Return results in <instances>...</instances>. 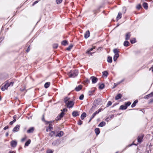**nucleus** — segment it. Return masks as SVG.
Wrapping results in <instances>:
<instances>
[{
    "label": "nucleus",
    "mask_w": 153,
    "mask_h": 153,
    "mask_svg": "<svg viewBox=\"0 0 153 153\" xmlns=\"http://www.w3.org/2000/svg\"><path fill=\"white\" fill-rule=\"evenodd\" d=\"M107 62L110 63H111L112 62V59L111 57L109 56L108 57Z\"/></svg>",
    "instance_id": "24"
},
{
    "label": "nucleus",
    "mask_w": 153,
    "mask_h": 153,
    "mask_svg": "<svg viewBox=\"0 0 153 153\" xmlns=\"http://www.w3.org/2000/svg\"><path fill=\"white\" fill-rule=\"evenodd\" d=\"M111 120V118H110V117H107V118H106L105 120L107 122H108V121L109 120Z\"/></svg>",
    "instance_id": "57"
},
{
    "label": "nucleus",
    "mask_w": 153,
    "mask_h": 153,
    "mask_svg": "<svg viewBox=\"0 0 153 153\" xmlns=\"http://www.w3.org/2000/svg\"><path fill=\"white\" fill-rule=\"evenodd\" d=\"M96 115H95V114H94V113L92 115V116L91 117V118H93Z\"/></svg>",
    "instance_id": "61"
},
{
    "label": "nucleus",
    "mask_w": 153,
    "mask_h": 153,
    "mask_svg": "<svg viewBox=\"0 0 153 153\" xmlns=\"http://www.w3.org/2000/svg\"><path fill=\"white\" fill-rule=\"evenodd\" d=\"M78 73V71L76 70L71 71L69 74V76L70 77L74 78L77 76Z\"/></svg>",
    "instance_id": "1"
},
{
    "label": "nucleus",
    "mask_w": 153,
    "mask_h": 153,
    "mask_svg": "<svg viewBox=\"0 0 153 153\" xmlns=\"http://www.w3.org/2000/svg\"><path fill=\"white\" fill-rule=\"evenodd\" d=\"M63 132L62 131H61L59 133L56 135L55 136L56 137H60L63 135Z\"/></svg>",
    "instance_id": "12"
},
{
    "label": "nucleus",
    "mask_w": 153,
    "mask_h": 153,
    "mask_svg": "<svg viewBox=\"0 0 153 153\" xmlns=\"http://www.w3.org/2000/svg\"><path fill=\"white\" fill-rule=\"evenodd\" d=\"M69 98L68 97H66L64 99V101L65 104L67 102L69 101Z\"/></svg>",
    "instance_id": "43"
},
{
    "label": "nucleus",
    "mask_w": 153,
    "mask_h": 153,
    "mask_svg": "<svg viewBox=\"0 0 153 153\" xmlns=\"http://www.w3.org/2000/svg\"><path fill=\"white\" fill-rule=\"evenodd\" d=\"M91 79L92 80V83L94 84L96 83L98 80V79L94 76H92L91 77Z\"/></svg>",
    "instance_id": "7"
},
{
    "label": "nucleus",
    "mask_w": 153,
    "mask_h": 153,
    "mask_svg": "<svg viewBox=\"0 0 153 153\" xmlns=\"http://www.w3.org/2000/svg\"><path fill=\"white\" fill-rule=\"evenodd\" d=\"M129 43L128 41H126L124 42L123 45L124 46L127 47L129 45Z\"/></svg>",
    "instance_id": "35"
},
{
    "label": "nucleus",
    "mask_w": 153,
    "mask_h": 153,
    "mask_svg": "<svg viewBox=\"0 0 153 153\" xmlns=\"http://www.w3.org/2000/svg\"><path fill=\"white\" fill-rule=\"evenodd\" d=\"M138 102V101L137 100H135L134 102L133 103V104L131 105V107L132 108L134 107L136 105V104Z\"/></svg>",
    "instance_id": "30"
},
{
    "label": "nucleus",
    "mask_w": 153,
    "mask_h": 153,
    "mask_svg": "<svg viewBox=\"0 0 153 153\" xmlns=\"http://www.w3.org/2000/svg\"><path fill=\"white\" fill-rule=\"evenodd\" d=\"M42 120L43 121L45 122V123H46V122L47 121L45 120V119L44 118V115H43V117L42 118Z\"/></svg>",
    "instance_id": "56"
},
{
    "label": "nucleus",
    "mask_w": 153,
    "mask_h": 153,
    "mask_svg": "<svg viewBox=\"0 0 153 153\" xmlns=\"http://www.w3.org/2000/svg\"><path fill=\"white\" fill-rule=\"evenodd\" d=\"M103 110L102 109L100 108L97 111H96L94 113V114H95V115H96L97 114H98L101 111H102Z\"/></svg>",
    "instance_id": "38"
},
{
    "label": "nucleus",
    "mask_w": 153,
    "mask_h": 153,
    "mask_svg": "<svg viewBox=\"0 0 153 153\" xmlns=\"http://www.w3.org/2000/svg\"><path fill=\"white\" fill-rule=\"evenodd\" d=\"M74 104V102L71 101H70L65 104L67 107L68 108H72Z\"/></svg>",
    "instance_id": "3"
},
{
    "label": "nucleus",
    "mask_w": 153,
    "mask_h": 153,
    "mask_svg": "<svg viewBox=\"0 0 153 153\" xmlns=\"http://www.w3.org/2000/svg\"><path fill=\"white\" fill-rule=\"evenodd\" d=\"M94 48H95V47L88 49V50L86 51V53H89V52H91V51H93V49H94Z\"/></svg>",
    "instance_id": "40"
},
{
    "label": "nucleus",
    "mask_w": 153,
    "mask_h": 153,
    "mask_svg": "<svg viewBox=\"0 0 153 153\" xmlns=\"http://www.w3.org/2000/svg\"><path fill=\"white\" fill-rule=\"evenodd\" d=\"M62 44L64 46H66L68 44V42L66 40L63 41L61 42Z\"/></svg>",
    "instance_id": "22"
},
{
    "label": "nucleus",
    "mask_w": 153,
    "mask_h": 153,
    "mask_svg": "<svg viewBox=\"0 0 153 153\" xmlns=\"http://www.w3.org/2000/svg\"><path fill=\"white\" fill-rule=\"evenodd\" d=\"M55 134V132L54 131H51V133L50 134V135L51 137H53Z\"/></svg>",
    "instance_id": "41"
},
{
    "label": "nucleus",
    "mask_w": 153,
    "mask_h": 153,
    "mask_svg": "<svg viewBox=\"0 0 153 153\" xmlns=\"http://www.w3.org/2000/svg\"><path fill=\"white\" fill-rule=\"evenodd\" d=\"M95 91V89L93 88L92 89L89 91L88 93L89 95H91L92 94L94 93Z\"/></svg>",
    "instance_id": "29"
},
{
    "label": "nucleus",
    "mask_w": 153,
    "mask_h": 153,
    "mask_svg": "<svg viewBox=\"0 0 153 153\" xmlns=\"http://www.w3.org/2000/svg\"><path fill=\"white\" fill-rule=\"evenodd\" d=\"M101 7H99L98 8L94 10L93 12L95 14H96L97 13H98L100 11V9Z\"/></svg>",
    "instance_id": "26"
},
{
    "label": "nucleus",
    "mask_w": 153,
    "mask_h": 153,
    "mask_svg": "<svg viewBox=\"0 0 153 153\" xmlns=\"http://www.w3.org/2000/svg\"><path fill=\"white\" fill-rule=\"evenodd\" d=\"M82 124V121L80 120H79L78 122V124L79 125H81Z\"/></svg>",
    "instance_id": "50"
},
{
    "label": "nucleus",
    "mask_w": 153,
    "mask_h": 153,
    "mask_svg": "<svg viewBox=\"0 0 153 153\" xmlns=\"http://www.w3.org/2000/svg\"><path fill=\"white\" fill-rule=\"evenodd\" d=\"M52 126V125L50 124L48 128L46 129V131L48 132L50 131L51 130H52L53 129V127Z\"/></svg>",
    "instance_id": "17"
},
{
    "label": "nucleus",
    "mask_w": 153,
    "mask_h": 153,
    "mask_svg": "<svg viewBox=\"0 0 153 153\" xmlns=\"http://www.w3.org/2000/svg\"><path fill=\"white\" fill-rule=\"evenodd\" d=\"M26 137L25 136L24 138H22L21 140V141L24 142L25 140L26 139Z\"/></svg>",
    "instance_id": "55"
},
{
    "label": "nucleus",
    "mask_w": 153,
    "mask_h": 153,
    "mask_svg": "<svg viewBox=\"0 0 153 153\" xmlns=\"http://www.w3.org/2000/svg\"><path fill=\"white\" fill-rule=\"evenodd\" d=\"M30 50V47H29H29H28V48H27V50H26V51H27V52H28Z\"/></svg>",
    "instance_id": "62"
},
{
    "label": "nucleus",
    "mask_w": 153,
    "mask_h": 153,
    "mask_svg": "<svg viewBox=\"0 0 153 153\" xmlns=\"http://www.w3.org/2000/svg\"><path fill=\"white\" fill-rule=\"evenodd\" d=\"M102 73L103 75L105 76L106 77L107 76L108 74V73L106 71H104Z\"/></svg>",
    "instance_id": "39"
},
{
    "label": "nucleus",
    "mask_w": 153,
    "mask_h": 153,
    "mask_svg": "<svg viewBox=\"0 0 153 153\" xmlns=\"http://www.w3.org/2000/svg\"><path fill=\"white\" fill-rule=\"evenodd\" d=\"M8 153H15V152L14 151H10Z\"/></svg>",
    "instance_id": "64"
},
{
    "label": "nucleus",
    "mask_w": 153,
    "mask_h": 153,
    "mask_svg": "<svg viewBox=\"0 0 153 153\" xmlns=\"http://www.w3.org/2000/svg\"><path fill=\"white\" fill-rule=\"evenodd\" d=\"M112 102L111 101H108V103L107 104L106 107H108L109 106L111 105L112 104Z\"/></svg>",
    "instance_id": "46"
},
{
    "label": "nucleus",
    "mask_w": 153,
    "mask_h": 153,
    "mask_svg": "<svg viewBox=\"0 0 153 153\" xmlns=\"http://www.w3.org/2000/svg\"><path fill=\"white\" fill-rule=\"evenodd\" d=\"M99 88L100 89H102L104 88L105 87V85L104 84H99Z\"/></svg>",
    "instance_id": "23"
},
{
    "label": "nucleus",
    "mask_w": 153,
    "mask_h": 153,
    "mask_svg": "<svg viewBox=\"0 0 153 153\" xmlns=\"http://www.w3.org/2000/svg\"><path fill=\"white\" fill-rule=\"evenodd\" d=\"M113 52L115 54H119V51L117 49L115 48L113 50Z\"/></svg>",
    "instance_id": "37"
},
{
    "label": "nucleus",
    "mask_w": 153,
    "mask_h": 153,
    "mask_svg": "<svg viewBox=\"0 0 153 153\" xmlns=\"http://www.w3.org/2000/svg\"><path fill=\"white\" fill-rule=\"evenodd\" d=\"M122 96L121 94H119L115 97V100H117L120 99L122 97Z\"/></svg>",
    "instance_id": "16"
},
{
    "label": "nucleus",
    "mask_w": 153,
    "mask_h": 153,
    "mask_svg": "<svg viewBox=\"0 0 153 153\" xmlns=\"http://www.w3.org/2000/svg\"><path fill=\"white\" fill-rule=\"evenodd\" d=\"M10 86V84L9 82L8 81H6L5 82V84L1 87V89L2 91H4Z\"/></svg>",
    "instance_id": "2"
},
{
    "label": "nucleus",
    "mask_w": 153,
    "mask_h": 153,
    "mask_svg": "<svg viewBox=\"0 0 153 153\" xmlns=\"http://www.w3.org/2000/svg\"><path fill=\"white\" fill-rule=\"evenodd\" d=\"M131 35L130 32H128L126 33V35L125 39L126 40H128L129 39L131 36Z\"/></svg>",
    "instance_id": "15"
},
{
    "label": "nucleus",
    "mask_w": 153,
    "mask_h": 153,
    "mask_svg": "<svg viewBox=\"0 0 153 153\" xmlns=\"http://www.w3.org/2000/svg\"><path fill=\"white\" fill-rule=\"evenodd\" d=\"M73 45L72 44H71L68 48L66 49L67 51H70L73 47Z\"/></svg>",
    "instance_id": "34"
},
{
    "label": "nucleus",
    "mask_w": 153,
    "mask_h": 153,
    "mask_svg": "<svg viewBox=\"0 0 153 153\" xmlns=\"http://www.w3.org/2000/svg\"><path fill=\"white\" fill-rule=\"evenodd\" d=\"M127 108V107L125 105H121L120 108V109L121 110H126Z\"/></svg>",
    "instance_id": "25"
},
{
    "label": "nucleus",
    "mask_w": 153,
    "mask_h": 153,
    "mask_svg": "<svg viewBox=\"0 0 153 153\" xmlns=\"http://www.w3.org/2000/svg\"><path fill=\"white\" fill-rule=\"evenodd\" d=\"M34 130V128L33 127H30L27 131V132L28 133H33Z\"/></svg>",
    "instance_id": "13"
},
{
    "label": "nucleus",
    "mask_w": 153,
    "mask_h": 153,
    "mask_svg": "<svg viewBox=\"0 0 153 153\" xmlns=\"http://www.w3.org/2000/svg\"><path fill=\"white\" fill-rule=\"evenodd\" d=\"M82 85H79L78 86L76 87V88H75V89L76 91H79L82 88Z\"/></svg>",
    "instance_id": "18"
},
{
    "label": "nucleus",
    "mask_w": 153,
    "mask_h": 153,
    "mask_svg": "<svg viewBox=\"0 0 153 153\" xmlns=\"http://www.w3.org/2000/svg\"><path fill=\"white\" fill-rule=\"evenodd\" d=\"M84 96L83 94L81 95L79 97V99L80 100H82L83 99Z\"/></svg>",
    "instance_id": "48"
},
{
    "label": "nucleus",
    "mask_w": 153,
    "mask_h": 153,
    "mask_svg": "<svg viewBox=\"0 0 153 153\" xmlns=\"http://www.w3.org/2000/svg\"><path fill=\"white\" fill-rule=\"evenodd\" d=\"M39 1V0H37V1H35V2H34L32 6H34L35 4H36Z\"/></svg>",
    "instance_id": "52"
},
{
    "label": "nucleus",
    "mask_w": 153,
    "mask_h": 153,
    "mask_svg": "<svg viewBox=\"0 0 153 153\" xmlns=\"http://www.w3.org/2000/svg\"><path fill=\"white\" fill-rule=\"evenodd\" d=\"M20 128V126L17 125L13 129V132H16L18 131Z\"/></svg>",
    "instance_id": "10"
},
{
    "label": "nucleus",
    "mask_w": 153,
    "mask_h": 153,
    "mask_svg": "<svg viewBox=\"0 0 153 153\" xmlns=\"http://www.w3.org/2000/svg\"><path fill=\"white\" fill-rule=\"evenodd\" d=\"M153 97V92L144 97L145 99H148L150 97Z\"/></svg>",
    "instance_id": "14"
},
{
    "label": "nucleus",
    "mask_w": 153,
    "mask_h": 153,
    "mask_svg": "<svg viewBox=\"0 0 153 153\" xmlns=\"http://www.w3.org/2000/svg\"><path fill=\"white\" fill-rule=\"evenodd\" d=\"M153 102V98L150 100L149 103Z\"/></svg>",
    "instance_id": "63"
},
{
    "label": "nucleus",
    "mask_w": 153,
    "mask_h": 153,
    "mask_svg": "<svg viewBox=\"0 0 153 153\" xmlns=\"http://www.w3.org/2000/svg\"><path fill=\"white\" fill-rule=\"evenodd\" d=\"M16 121V119H14V120L13 121L10 122V124L11 125H12L14 122H15Z\"/></svg>",
    "instance_id": "51"
},
{
    "label": "nucleus",
    "mask_w": 153,
    "mask_h": 153,
    "mask_svg": "<svg viewBox=\"0 0 153 153\" xmlns=\"http://www.w3.org/2000/svg\"><path fill=\"white\" fill-rule=\"evenodd\" d=\"M86 116V114L85 112H83L81 114V118L82 120H83L84 118Z\"/></svg>",
    "instance_id": "21"
},
{
    "label": "nucleus",
    "mask_w": 153,
    "mask_h": 153,
    "mask_svg": "<svg viewBox=\"0 0 153 153\" xmlns=\"http://www.w3.org/2000/svg\"><path fill=\"white\" fill-rule=\"evenodd\" d=\"M58 45L57 44H54L53 45V47L54 49L57 48H58Z\"/></svg>",
    "instance_id": "42"
},
{
    "label": "nucleus",
    "mask_w": 153,
    "mask_h": 153,
    "mask_svg": "<svg viewBox=\"0 0 153 153\" xmlns=\"http://www.w3.org/2000/svg\"><path fill=\"white\" fill-rule=\"evenodd\" d=\"M50 83L49 82H46L44 85L45 87L47 88H48L50 86Z\"/></svg>",
    "instance_id": "36"
},
{
    "label": "nucleus",
    "mask_w": 153,
    "mask_h": 153,
    "mask_svg": "<svg viewBox=\"0 0 153 153\" xmlns=\"http://www.w3.org/2000/svg\"><path fill=\"white\" fill-rule=\"evenodd\" d=\"M9 128V126H6L4 128V130H6V129H8Z\"/></svg>",
    "instance_id": "59"
},
{
    "label": "nucleus",
    "mask_w": 153,
    "mask_h": 153,
    "mask_svg": "<svg viewBox=\"0 0 153 153\" xmlns=\"http://www.w3.org/2000/svg\"><path fill=\"white\" fill-rule=\"evenodd\" d=\"M122 17V13H119L116 18L117 21L119 19H121Z\"/></svg>",
    "instance_id": "19"
},
{
    "label": "nucleus",
    "mask_w": 153,
    "mask_h": 153,
    "mask_svg": "<svg viewBox=\"0 0 153 153\" xmlns=\"http://www.w3.org/2000/svg\"><path fill=\"white\" fill-rule=\"evenodd\" d=\"M141 7V6L140 4H138L136 7L137 9L139 10Z\"/></svg>",
    "instance_id": "53"
},
{
    "label": "nucleus",
    "mask_w": 153,
    "mask_h": 153,
    "mask_svg": "<svg viewBox=\"0 0 153 153\" xmlns=\"http://www.w3.org/2000/svg\"><path fill=\"white\" fill-rule=\"evenodd\" d=\"M95 133L97 135H98L100 133V131L99 128H97L95 129Z\"/></svg>",
    "instance_id": "27"
},
{
    "label": "nucleus",
    "mask_w": 153,
    "mask_h": 153,
    "mask_svg": "<svg viewBox=\"0 0 153 153\" xmlns=\"http://www.w3.org/2000/svg\"><path fill=\"white\" fill-rule=\"evenodd\" d=\"M64 113L62 112L56 118V120H59L61 119V118H62L63 115H64Z\"/></svg>",
    "instance_id": "8"
},
{
    "label": "nucleus",
    "mask_w": 153,
    "mask_h": 153,
    "mask_svg": "<svg viewBox=\"0 0 153 153\" xmlns=\"http://www.w3.org/2000/svg\"><path fill=\"white\" fill-rule=\"evenodd\" d=\"M52 144L54 146H56L58 144V141L56 140L54 141L52 143Z\"/></svg>",
    "instance_id": "44"
},
{
    "label": "nucleus",
    "mask_w": 153,
    "mask_h": 153,
    "mask_svg": "<svg viewBox=\"0 0 153 153\" xmlns=\"http://www.w3.org/2000/svg\"><path fill=\"white\" fill-rule=\"evenodd\" d=\"M10 145L12 147H15L17 145V142L14 140H13L10 142Z\"/></svg>",
    "instance_id": "4"
},
{
    "label": "nucleus",
    "mask_w": 153,
    "mask_h": 153,
    "mask_svg": "<svg viewBox=\"0 0 153 153\" xmlns=\"http://www.w3.org/2000/svg\"><path fill=\"white\" fill-rule=\"evenodd\" d=\"M79 112L77 111H74L72 113V115L74 117L79 116Z\"/></svg>",
    "instance_id": "9"
},
{
    "label": "nucleus",
    "mask_w": 153,
    "mask_h": 153,
    "mask_svg": "<svg viewBox=\"0 0 153 153\" xmlns=\"http://www.w3.org/2000/svg\"><path fill=\"white\" fill-rule=\"evenodd\" d=\"M102 102V100L101 98H98L96 100H95L94 101V102L96 104L99 105Z\"/></svg>",
    "instance_id": "6"
},
{
    "label": "nucleus",
    "mask_w": 153,
    "mask_h": 153,
    "mask_svg": "<svg viewBox=\"0 0 153 153\" xmlns=\"http://www.w3.org/2000/svg\"><path fill=\"white\" fill-rule=\"evenodd\" d=\"M105 122L102 121L98 125V126L103 127L105 125Z\"/></svg>",
    "instance_id": "31"
},
{
    "label": "nucleus",
    "mask_w": 153,
    "mask_h": 153,
    "mask_svg": "<svg viewBox=\"0 0 153 153\" xmlns=\"http://www.w3.org/2000/svg\"><path fill=\"white\" fill-rule=\"evenodd\" d=\"M130 42L131 44L134 43L136 42V39L135 38H133L131 39L130 40Z\"/></svg>",
    "instance_id": "33"
},
{
    "label": "nucleus",
    "mask_w": 153,
    "mask_h": 153,
    "mask_svg": "<svg viewBox=\"0 0 153 153\" xmlns=\"http://www.w3.org/2000/svg\"><path fill=\"white\" fill-rule=\"evenodd\" d=\"M123 13H125L126 12V7H124L123 8Z\"/></svg>",
    "instance_id": "54"
},
{
    "label": "nucleus",
    "mask_w": 153,
    "mask_h": 153,
    "mask_svg": "<svg viewBox=\"0 0 153 153\" xmlns=\"http://www.w3.org/2000/svg\"><path fill=\"white\" fill-rule=\"evenodd\" d=\"M143 6L145 9H147L148 8V4L147 3L144 2L143 4Z\"/></svg>",
    "instance_id": "32"
},
{
    "label": "nucleus",
    "mask_w": 153,
    "mask_h": 153,
    "mask_svg": "<svg viewBox=\"0 0 153 153\" xmlns=\"http://www.w3.org/2000/svg\"><path fill=\"white\" fill-rule=\"evenodd\" d=\"M31 140L30 139L28 140L25 143V147L28 146L29 144L30 143Z\"/></svg>",
    "instance_id": "28"
},
{
    "label": "nucleus",
    "mask_w": 153,
    "mask_h": 153,
    "mask_svg": "<svg viewBox=\"0 0 153 153\" xmlns=\"http://www.w3.org/2000/svg\"><path fill=\"white\" fill-rule=\"evenodd\" d=\"M53 152L51 149H48L46 152V153H53Z\"/></svg>",
    "instance_id": "49"
},
{
    "label": "nucleus",
    "mask_w": 153,
    "mask_h": 153,
    "mask_svg": "<svg viewBox=\"0 0 153 153\" xmlns=\"http://www.w3.org/2000/svg\"><path fill=\"white\" fill-rule=\"evenodd\" d=\"M150 151H151V150H147L146 151L145 153H150Z\"/></svg>",
    "instance_id": "60"
},
{
    "label": "nucleus",
    "mask_w": 153,
    "mask_h": 153,
    "mask_svg": "<svg viewBox=\"0 0 153 153\" xmlns=\"http://www.w3.org/2000/svg\"><path fill=\"white\" fill-rule=\"evenodd\" d=\"M52 121H47L46 122V124H48L49 123H52Z\"/></svg>",
    "instance_id": "58"
},
{
    "label": "nucleus",
    "mask_w": 153,
    "mask_h": 153,
    "mask_svg": "<svg viewBox=\"0 0 153 153\" xmlns=\"http://www.w3.org/2000/svg\"><path fill=\"white\" fill-rule=\"evenodd\" d=\"M131 104V102H128L125 103V105L127 107L129 106Z\"/></svg>",
    "instance_id": "45"
},
{
    "label": "nucleus",
    "mask_w": 153,
    "mask_h": 153,
    "mask_svg": "<svg viewBox=\"0 0 153 153\" xmlns=\"http://www.w3.org/2000/svg\"><path fill=\"white\" fill-rule=\"evenodd\" d=\"M144 137L143 135H139L137 137V141L139 143H141L143 141V139Z\"/></svg>",
    "instance_id": "5"
},
{
    "label": "nucleus",
    "mask_w": 153,
    "mask_h": 153,
    "mask_svg": "<svg viewBox=\"0 0 153 153\" xmlns=\"http://www.w3.org/2000/svg\"><path fill=\"white\" fill-rule=\"evenodd\" d=\"M62 1V0H56V2L57 4H59L61 3Z\"/></svg>",
    "instance_id": "47"
},
{
    "label": "nucleus",
    "mask_w": 153,
    "mask_h": 153,
    "mask_svg": "<svg viewBox=\"0 0 153 153\" xmlns=\"http://www.w3.org/2000/svg\"><path fill=\"white\" fill-rule=\"evenodd\" d=\"M119 56V54H115L113 57L114 61L115 62Z\"/></svg>",
    "instance_id": "20"
},
{
    "label": "nucleus",
    "mask_w": 153,
    "mask_h": 153,
    "mask_svg": "<svg viewBox=\"0 0 153 153\" xmlns=\"http://www.w3.org/2000/svg\"><path fill=\"white\" fill-rule=\"evenodd\" d=\"M90 36V32L89 30L87 31L84 35V37L85 39H87Z\"/></svg>",
    "instance_id": "11"
}]
</instances>
